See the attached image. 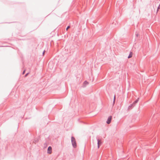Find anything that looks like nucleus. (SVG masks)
Wrapping results in <instances>:
<instances>
[{
  "label": "nucleus",
  "instance_id": "nucleus-3",
  "mask_svg": "<svg viewBox=\"0 0 160 160\" xmlns=\"http://www.w3.org/2000/svg\"><path fill=\"white\" fill-rule=\"evenodd\" d=\"M52 148L50 146L48 147V150H47V152L49 154H51L52 153Z\"/></svg>",
  "mask_w": 160,
  "mask_h": 160
},
{
  "label": "nucleus",
  "instance_id": "nucleus-5",
  "mask_svg": "<svg viewBox=\"0 0 160 160\" xmlns=\"http://www.w3.org/2000/svg\"><path fill=\"white\" fill-rule=\"evenodd\" d=\"M132 55H133V53L132 52H130V53H129V56H128V58H131L132 57Z\"/></svg>",
  "mask_w": 160,
  "mask_h": 160
},
{
  "label": "nucleus",
  "instance_id": "nucleus-13",
  "mask_svg": "<svg viewBox=\"0 0 160 160\" xmlns=\"http://www.w3.org/2000/svg\"><path fill=\"white\" fill-rule=\"evenodd\" d=\"M85 83H88V82H85Z\"/></svg>",
  "mask_w": 160,
  "mask_h": 160
},
{
  "label": "nucleus",
  "instance_id": "nucleus-12",
  "mask_svg": "<svg viewBox=\"0 0 160 160\" xmlns=\"http://www.w3.org/2000/svg\"><path fill=\"white\" fill-rule=\"evenodd\" d=\"M27 74H26L25 75V76H27Z\"/></svg>",
  "mask_w": 160,
  "mask_h": 160
},
{
  "label": "nucleus",
  "instance_id": "nucleus-6",
  "mask_svg": "<svg viewBox=\"0 0 160 160\" xmlns=\"http://www.w3.org/2000/svg\"><path fill=\"white\" fill-rule=\"evenodd\" d=\"M160 9V5H159V6L158 7V9H157V12H158V11L159 9Z\"/></svg>",
  "mask_w": 160,
  "mask_h": 160
},
{
  "label": "nucleus",
  "instance_id": "nucleus-8",
  "mask_svg": "<svg viewBox=\"0 0 160 160\" xmlns=\"http://www.w3.org/2000/svg\"><path fill=\"white\" fill-rule=\"evenodd\" d=\"M115 96H114V100L115 101Z\"/></svg>",
  "mask_w": 160,
  "mask_h": 160
},
{
  "label": "nucleus",
  "instance_id": "nucleus-7",
  "mask_svg": "<svg viewBox=\"0 0 160 160\" xmlns=\"http://www.w3.org/2000/svg\"><path fill=\"white\" fill-rule=\"evenodd\" d=\"M70 28V26H68L67 28H66V30H68V29Z\"/></svg>",
  "mask_w": 160,
  "mask_h": 160
},
{
  "label": "nucleus",
  "instance_id": "nucleus-1",
  "mask_svg": "<svg viewBox=\"0 0 160 160\" xmlns=\"http://www.w3.org/2000/svg\"><path fill=\"white\" fill-rule=\"evenodd\" d=\"M72 145L74 148L76 147V143L75 138L73 137H72L71 138Z\"/></svg>",
  "mask_w": 160,
  "mask_h": 160
},
{
  "label": "nucleus",
  "instance_id": "nucleus-9",
  "mask_svg": "<svg viewBox=\"0 0 160 160\" xmlns=\"http://www.w3.org/2000/svg\"><path fill=\"white\" fill-rule=\"evenodd\" d=\"M25 71H24L23 72V73H22V74H24L25 73Z\"/></svg>",
  "mask_w": 160,
  "mask_h": 160
},
{
  "label": "nucleus",
  "instance_id": "nucleus-4",
  "mask_svg": "<svg viewBox=\"0 0 160 160\" xmlns=\"http://www.w3.org/2000/svg\"><path fill=\"white\" fill-rule=\"evenodd\" d=\"M102 143V142L101 140L100 139L98 140V148H99L100 146Z\"/></svg>",
  "mask_w": 160,
  "mask_h": 160
},
{
  "label": "nucleus",
  "instance_id": "nucleus-10",
  "mask_svg": "<svg viewBox=\"0 0 160 160\" xmlns=\"http://www.w3.org/2000/svg\"><path fill=\"white\" fill-rule=\"evenodd\" d=\"M45 52V51H44L43 52V55H44V54Z\"/></svg>",
  "mask_w": 160,
  "mask_h": 160
},
{
  "label": "nucleus",
  "instance_id": "nucleus-11",
  "mask_svg": "<svg viewBox=\"0 0 160 160\" xmlns=\"http://www.w3.org/2000/svg\"><path fill=\"white\" fill-rule=\"evenodd\" d=\"M137 101H135V103H136V102H137Z\"/></svg>",
  "mask_w": 160,
  "mask_h": 160
},
{
  "label": "nucleus",
  "instance_id": "nucleus-2",
  "mask_svg": "<svg viewBox=\"0 0 160 160\" xmlns=\"http://www.w3.org/2000/svg\"><path fill=\"white\" fill-rule=\"evenodd\" d=\"M112 116H109L108 119L107 123L109 124L111 122V120L112 119Z\"/></svg>",
  "mask_w": 160,
  "mask_h": 160
}]
</instances>
